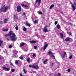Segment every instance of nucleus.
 Listing matches in <instances>:
<instances>
[{
    "label": "nucleus",
    "instance_id": "nucleus-1",
    "mask_svg": "<svg viewBox=\"0 0 76 76\" xmlns=\"http://www.w3.org/2000/svg\"><path fill=\"white\" fill-rule=\"evenodd\" d=\"M8 34V36H11L12 35V34L13 36L11 37L12 38V39H11V41H16V38L15 37H16V35L15 33H12V31H10Z\"/></svg>",
    "mask_w": 76,
    "mask_h": 76
},
{
    "label": "nucleus",
    "instance_id": "nucleus-2",
    "mask_svg": "<svg viewBox=\"0 0 76 76\" xmlns=\"http://www.w3.org/2000/svg\"><path fill=\"white\" fill-rule=\"evenodd\" d=\"M8 6H7L5 7V6L4 5L2 7V8L0 9V12H6V11L7 9H8Z\"/></svg>",
    "mask_w": 76,
    "mask_h": 76
},
{
    "label": "nucleus",
    "instance_id": "nucleus-3",
    "mask_svg": "<svg viewBox=\"0 0 76 76\" xmlns=\"http://www.w3.org/2000/svg\"><path fill=\"white\" fill-rule=\"evenodd\" d=\"M61 57L62 58H64L66 55V53L65 52H62L61 53Z\"/></svg>",
    "mask_w": 76,
    "mask_h": 76
},
{
    "label": "nucleus",
    "instance_id": "nucleus-4",
    "mask_svg": "<svg viewBox=\"0 0 76 76\" xmlns=\"http://www.w3.org/2000/svg\"><path fill=\"white\" fill-rule=\"evenodd\" d=\"M17 11L19 12L21 11V7L20 6H18L17 7Z\"/></svg>",
    "mask_w": 76,
    "mask_h": 76
},
{
    "label": "nucleus",
    "instance_id": "nucleus-5",
    "mask_svg": "<svg viewBox=\"0 0 76 76\" xmlns=\"http://www.w3.org/2000/svg\"><path fill=\"white\" fill-rule=\"evenodd\" d=\"M70 4H71V7H72V11L73 12L74 10H75L76 9V7H75V5H73V4H72V3L71 2L70 3Z\"/></svg>",
    "mask_w": 76,
    "mask_h": 76
},
{
    "label": "nucleus",
    "instance_id": "nucleus-6",
    "mask_svg": "<svg viewBox=\"0 0 76 76\" xmlns=\"http://www.w3.org/2000/svg\"><path fill=\"white\" fill-rule=\"evenodd\" d=\"M47 26H46L43 29V31L45 32H48V29L47 28Z\"/></svg>",
    "mask_w": 76,
    "mask_h": 76
},
{
    "label": "nucleus",
    "instance_id": "nucleus-7",
    "mask_svg": "<svg viewBox=\"0 0 76 76\" xmlns=\"http://www.w3.org/2000/svg\"><path fill=\"white\" fill-rule=\"evenodd\" d=\"M33 68H34V69H39V67H38V66L37 65H33Z\"/></svg>",
    "mask_w": 76,
    "mask_h": 76
},
{
    "label": "nucleus",
    "instance_id": "nucleus-8",
    "mask_svg": "<svg viewBox=\"0 0 76 76\" xmlns=\"http://www.w3.org/2000/svg\"><path fill=\"white\" fill-rule=\"evenodd\" d=\"M30 42L31 43V44H34L37 42V41L34 40H31Z\"/></svg>",
    "mask_w": 76,
    "mask_h": 76
},
{
    "label": "nucleus",
    "instance_id": "nucleus-9",
    "mask_svg": "<svg viewBox=\"0 0 76 76\" xmlns=\"http://www.w3.org/2000/svg\"><path fill=\"white\" fill-rule=\"evenodd\" d=\"M48 44H46L45 45L43 48V50H45L46 49V48L48 47Z\"/></svg>",
    "mask_w": 76,
    "mask_h": 76
},
{
    "label": "nucleus",
    "instance_id": "nucleus-10",
    "mask_svg": "<svg viewBox=\"0 0 76 76\" xmlns=\"http://www.w3.org/2000/svg\"><path fill=\"white\" fill-rule=\"evenodd\" d=\"M71 38H67L66 39H65V41H69L70 40V39Z\"/></svg>",
    "mask_w": 76,
    "mask_h": 76
},
{
    "label": "nucleus",
    "instance_id": "nucleus-11",
    "mask_svg": "<svg viewBox=\"0 0 76 76\" xmlns=\"http://www.w3.org/2000/svg\"><path fill=\"white\" fill-rule=\"evenodd\" d=\"M40 2H41V0H36L35 4H36L38 2V4H40Z\"/></svg>",
    "mask_w": 76,
    "mask_h": 76
},
{
    "label": "nucleus",
    "instance_id": "nucleus-12",
    "mask_svg": "<svg viewBox=\"0 0 76 76\" xmlns=\"http://www.w3.org/2000/svg\"><path fill=\"white\" fill-rule=\"evenodd\" d=\"M3 70H9V68H6V67H3Z\"/></svg>",
    "mask_w": 76,
    "mask_h": 76
},
{
    "label": "nucleus",
    "instance_id": "nucleus-13",
    "mask_svg": "<svg viewBox=\"0 0 76 76\" xmlns=\"http://www.w3.org/2000/svg\"><path fill=\"white\" fill-rule=\"evenodd\" d=\"M56 27H57L58 29H60L61 28L59 24H57L56 26Z\"/></svg>",
    "mask_w": 76,
    "mask_h": 76
},
{
    "label": "nucleus",
    "instance_id": "nucleus-14",
    "mask_svg": "<svg viewBox=\"0 0 76 76\" xmlns=\"http://www.w3.org/2000/svg\"><path fill=\"white\" fill-rule=\"evenodd\" d=\"M7 18L4 19V23H7Z\"/></svg>",
    "mask_w": 76,
    "mask_h": 76
},
{
    "label": "nucleus",
    "instance_id": "nucleus-15",
    "mask_svg": "<svg viewBox=\"0 0 76 76\" xmlns=\"http://www.w3.org/2000/svg\"><path fill=\"white\" fill-rule=\"evenodd\" d=\"M60 35L61 38H63V33H60Z\"/></svg>",
    "mask_w": 76,
    "mask_h": 76
},
{
    "label": "nucleus",
    "instance_id": "nucleus-16",
    "mask_svg": "<svg viewBox=\"0 0 76 76\" xmlns=\"http://www.w3.org/2000/svg\"><path fill=\"white\" fill-rule=\"evenodd\" d=\"M8 28H5L2 30L4 32H7V31H8Z\"/></svg>",
    "mask_w": 76,
    "mask_h": 76
},
{
    "label": "nucleus",
    "instance_id": "nucleus-17",
    "mask_svg": "<svg viewBox=\"0 0 76 76\" xmlns=\"http://www.w3.org/2000/svg\"><path fill=\"white\" fill-rule=\"evenodd\" d=\"M25 45V43L22 42L20 44V46L21 47H23Z\"/></svg>",
    "mask_w": 76,
    "mask_h": 76
},
{
    "label": "nucleus",
    "instance_id": "nucleus-18",
    "mask_svg": "<svg viewBox=\"0 0 76 76\" xmlns=\"http://www.w3.org/2000/svg\"><path fill=\"white\" fill-rule=\"evenodd\" d=\"M21 6H23L24 7H28V6L27 5H25L23 4H21Z\"/></svg>",
    "mask_w": 76,
    "mask_h": 76
},
{
    "label": "nucleus",
    "instance_id": "nucleus-19",
    "mask_svg": "<svg viewBox=\"0 0 76 76\" xmlns=\"http://www.w3.org/2000/svg\"><path fill=\"white\" fill-rule=\"evenodd\" d=\"M48 61V59H46L45 60L44 62V64H47V62Z\"/></svg>",
    "mask_w": 76,
    "mask_h": 76
},
{
    "label": "nucleus",
    "instance_id": "nucleus-20",
    "mask_svg": "<svg viewBox=\"0 0 76 76\" xmlns=\"http://www.w3.org/2000/svg\"><path fill=\"white\" fill-rule=\"evenodd\" d=\"M54 4L52 5L50 7V9H52V8H53V7H54Z\"/></svg>",
    "mask_w": 76,
    "mask_h": 76
},
{
    "label": "nucleus",
    "instance_id": "nucleus-21",
    "mask_svg": "<svg viewBox=\"0 0 76 76\" xmlns=\"http://www.w3.org/2000/svg\"><path fill=\"white\" fill-rule=\"evenodd\" d=\"M48 54L50 56H51V55H53V53H52V52H48Z\"/></svg>",
    "mask_w": 76,
    "mask_h": 76
},
{
    "label": "nucleus",
    "instance_id": "nucleus-22",
    "mask_svg": "<svg viewBox=\"0 0 76 76\" xmlns=\"http://www.w3.org/2000/svg\"><path fill=\"white\" fill-rule=\"evenodd\" d=\"M26 26H29V27H30V26H31V25H30V24L26 22Z\"/></svg>",
    "mask_w": 76,
    "mask_h": 76
},
{
    "label": "nucleus",
    "instance_id": "nucleus-23",
    "mask_svg": "<svg viewBox=\"0 0 76 76\" xmlns=\"http://www.w3.org/2000/svg\"><path fill=\"white\" fill-rule=\"evenodd\" d=\"M18 16H17V15H14V19H18Z\"/></svg>",
    "mask_w": 76,
    "mask_h": 76
},
{
    "label": "nucleus",
    "instance_id": "nucleus-24",
    "mask_svg": "<svg viewBox=\"0 0 76 76\" xmlns=\"http://www.w3.org/2000/svg\"><path fill=\"white\" fill-rule=\"evenodd\" d=\"M33 66H34V65H30L28 66L29 67H32V68H33Z\"/></svg>",
    "mask_w": 76,
    "mask_h": 76
},
{
    "label": "nucleus",
    "instance_id": "nucleus-25",
    "mask_svg": "<svg viewBox=\"0 0 76 76\" xmlns=\"http://www.w3.org/2000/svg\"><path fill=\"white\" fill-rule=\"evenodd\" d=\"M50 57H53V59H54V58H55V57H54V56L53 55V54L52 55H51V56H50Z\"/></svg>",
    "mask_w": 76,
    "mask_h": 76
},
{
    "label": "nucleus",
    "instance_id": "nucleus-26",
    "mask_svg": "<svg viewBox=\"0 0 76 76\" xmlns=\"http://www.w3.org/2000/svg\"><path fill=\"white\" fill-rule=\"evenodd\" d=\"M3 42V41L2 40H0V47L1 46V44H2V43Z\"/></svg>",
    "mask_w": 76,
    "mask_h": 76
},
{
    "label": "nucleus",
    "instance_id": "nucleus-27",
    "mask_svg": "<svg viewBox=\"0 0 76 76\" xmlns=\"http://www.w3.org/2000/svg\"><path fill=\"white\" fill-rule=\"evenodd\" d=\"M27 61L28 63H29L30 62V59L29 58H28Z\"/></svg>",
    "mask_w": 76,
    "mask_h": 76
},
{
    "label": "nucleus",
    "instance_id": "nucleus-28",
    "mask_svg": "<svg viewBox=\"0 0 76 76\" xmlns=\"http://www.w3.org/2000/svg\"><path fill=\"white\" fill-rule=\"evenodd\" d=\"M34 22L35 23H37L38 22V20H36L34 21Z\"/></svg>",
    "mask_w": 76,
    "mask_h": 76
},
{
    "label": "nucleus",
    "instance_id": "nucleus-29",
    "mask_svg": "<svg viewBox=\"0 0 76 76\" xmlns=\"http://www.w3.org/2000/svg\"><path fill=\"white\" fill-rule=\"evenodd\" d=\"M19 58L20 59H21V60H23V58L22 57V56H20L19 57Z\"/></svg>",
    "mask_w": 76,
    "mask_h": 76
},
{
    "label": "nucleus",
    "instance_id": "nucleus-30",
    "mask_svg": "<svg viewBox=\"0 0 76 76\" xmlns=\"http://www.w3.org/2000/svg\"><path fill=\"white\" fill-rule=\"evenodd\" d=\"M23 31H26V28L25 27L24 28H23Z\"/></svg>",
    "mask_w": 76,
    "mask_h": 76
},
{
    "label": "nucleus",
    "instance_id": "nucleus-31",
    "mask_svg": "<svg viewBox=\"0 0 76 76\" xmlns=\"http://www.w3.org/2000/svg\"><path fill=\"white\" fill-rule=\"evenodd\" d=\"M19 29V28H18V26H17L15 27V29L16 30H18Z\"/></svg>",
    "mask_w": 76,
    "mask_h": 76
},
{
    "label": "nucleus",
    "instance_id": "nucleus-32",
    "mask_svg": "<svg viewBox=\"0 0 76 76\" xmlns=\"http://www.w3.org/2000/svg\"><path fill=\"white\" fill-rule=\"evenodd\" d=\"M3 23V22L1 21V20H0V24H2Z\"/></svg>",
    "mask_w": 76,
    "mask_h": 76
},
{
    "label": "nucleus",
    "instance_id": "nucleus-33",
    "mask_svg": "<svg viewBox=\"0 0 76 76\" xmlns=\"http://www.w3.org/2000/svg\"><path fill=\"white\" fill-rule=\"evenodd\" d=\"M23 15H24V16H26V15H26V13L25 12H23Z\"/></svg>",
    "mask_w": 76,
    "mask_h": 76
},
{
    "label": "nucleus",
    "instance_id": "nucleus-34",
    "mask_svg": "<svg viewBox=\"0 0 76 76\" xmlns=\"http://www.w3.org/2000/svg\"><path fill=\"white\" fill-rule=\"evenodd\" d=\"M11 71L12 72H15V69H12Z\"/></svg>",
    "mask_w": 76,
    "mask_h": 76
},
{
    "label": "nucleus",
    "instance_id": "nucleus-35",
    "mask_svg": "<svg viewBox=\"0 0 76 76\" xmlns=\"http://www.w3.org/2000/svg\"><path fill=\"white\" fill-rule=\"evenodd\" d=\"M57 21H55V25H56L58 23Z\"/></svg>",
    "mask_w": 76,
    "mask_h": 76
},
{
    "label": "nucleus",
    "instance_id": "nucleus-36",
    "mask_svg": "<svg viewBox=\"0 0 76 76\" xmlns=\"http://www.w3.org/2000/svg\"><path fill=\"white\" fill-rule=\"evenodd\" d=\"M69 58L70 59H72V55H71L69 57Z\"/></svg>",
    "mask_w": 76,
    "mask_h": 76
},
{
    "label": "nucleus",
    "instance_id": "nucleus-37",
    "mask_svg": "<svg viewBox=\"0 0 76 76\" xmlns=\"http://www.w3.org/2000/svg\"><path fill=\"white\" fill-rule=\"evenodd\" d=\"M24 73H26V72H27V71L25 69H24Z\"/></svg>",
    "mask_w": 76,
    "mask_h": 76
},
{
    "label": "nucleus",
    "instance_id": "nucleus-38",
    "mask_svg": "<svg viewBox=\"0 0 76 76\" xmlns=\"http://www.w3.org/2000/svg\"><path fill=\"white\" fill-rule=\"evenodd\" d=\"M57 76H61V74H60V73H58Z\"/></svg>",
    "mask_w": 76,
    "mask_h": 76
},
{
    "label": "nucleus",
    "instance_id": "nucleus-39",
    "mask_svg": "<svg viewBox=\"0 0 76 76\" xmlns=\"http://www.w3.org/2000/svg\"><path fill=\"white\" fill-rule=\"evenodd\" d=\"M70 71H71V70H70V69H68V72H70Z\"/></svg>",
    "mask_w": 76,
    "mask_h": 76
},
{
    "label": "nucleus",
    "instance_id": "nucleus-40",
    "mask_svg": "<svg viewBox=\"0 0 76 76\" xmlns=\"http://www.w3.org/2000/svg\"><path fill=\"white\" fill-rule=\"evenodd\" d=\"M34 49H37V47L36 46H34Z\"/></svg>",
    "mask_w": 76,
    "mask_h": 76
},
{
    "label": "nucleus",
    "instance_id": "nucleus-41",
    "mask_svg": "<svg viewBox=\"0 0 76 76\" xmlns=\"http://www.w3.org/2000/svg\"><path fill=\"white\" fill-rule=\"evenodd\" d=\"M35 54H33L32 55L33 57H35Z\"/></svg>",
    "mask_w": 76,
    "mask_h": 76
},
{
    "label": "nucleus",
    "instance_id": "nucleus-42",
    "mask_svg": "<svg viewBox=\"0 0 76 76\" xmlns=\"http://www.w3.org/2000/svg\"><path fill=\"white\" fill-rule=\"evenodd\" d=\"M39 13L40 15H42V13L41 12H39Z\"/></svg>",
    "mask_w": 76,
    "mask_h": 76
},
{
    "label": "nucleus",
    "instance_id": "nucleus-43",
    "mask_svg": "<svg viewBox=\"0 0 76 76\" xmlns=\"http://www.w3.org/2000/svg\"><path fill=\"white\" fill-rule=\"evenodd\" d=\"M7 36H9L8 34H6L5 35V37H7Z\"/></svg>",
    "mask_w": 76,
    "mask_h": 76
},
{
    "label": "nucleus",
    "instance_id": "nucleus-44",
    "mask_svg": "<svg viewBox=\"0 0 76 76\" xmlns=\"http://www.w3.org/2000/svg\"><path fill=\"white\" fill-rule=\"evenodd\" d=\"M15 64H18V61H16L15 63Z\"/></svg>",
    "mask_w": 76,
    "mask_h": 76
},
{
    "label": "nucleus",
    "instance_id": "nucleus-45",
    "mask_svg": "<svg viewBox=\"0 0 76 76\" xmlns=\"http://www.w3.org/2000/svg\"><path fill=\"white\" fill-rule=\"evenodd\" d=\"M12 45H10L9 46V48H12Z\"/></svg>",
    "mask_w": 76,
    "mask_h": 76
},
{
    "label": "nucleus",
    "instance_id": "nucleus-46",
    "mask_svg": "<svg viewBox=\"0 0 76 76\" xmlns=\"http://www.w3.org/2000/svg\"><path fill=\"white\" fill-rule=\"evenodd\" d=\"M60 12V13H61V14H63V11H61Z\"/></svg>",
    "mask_w": 76,
    "mask_h": 76
},
{
    "label": "nucleus",
    "instance_id": "nucleus-47",
    "mask_svg": "<svg viewBox=\"0 0 76 76\" xmlns=\"http://www.w3.org/2000/svg\"><path fill=\"white\" fill-rule=\"evenodd\" d=\"M69 36H70V35H71V33L70 32H69Z\"/></svg>",
    "mask_w": 76,
    "mask_h": 76
},
{
    "label": "nucleus",
    "instance_id": "nucleus-48",
    "mask_svg": "<svg viewBox=\"0 0 76 76\" xmlns=\"http://www.w3.org/2000/svg\"><path fill=\"white\" fill-rule=\"evenodd\" d=\"M10 64L11 66H13V64H12V63H11Z\"/></svg>",
    "mask_w": 76,
    "mask_h": 76
},
{
    "label": "nucleus",
    "instance_id": "nucleus-49",
    "mask_svg": "<svg viewBox=\"0 0 76 76\" xmlns=\"http://www.w3.org/2000/svg\"><path fill=\"white\" fill-rule=\"evenodd\" d=\"M54 63H53L52 64V66H53V65H54Z\"/></svg>",
    "mask_w": 76,
    "mask_h": 76
},
{
    "label": "nucleus",
    "instance_id": "nucleus-50",
    "mask_svg": "<svg viewBox=\"0 0 76 76\" xmlns=\"http://www.w3.org/2000/svg\"><path fill=\"white\" fill-rule=\"evenodd\" d=\"M74 5H75V6H76V3H74Z\"/></svg>",
    "mask_w": 76,
    "mask_h": 76
},
{
    "label": "nucleus",
    "instance_id": "nucleus-51",
    "mask_svg": "<svg viewBox=\"0 0 76 76\" xmlns=\"http://www.w3.org/2000/svg\"><path fill=\"white\" fill-rule=\"evenodd\" d=\"M5 53H7V50H5Z\"/></svg>",
    "mask_w": 76,
    "mask_h": 76
},
{
    "label": "nucleus",
    "instance_id": "nucleus-52",
    "mask_svg": "<svg viewBox=\"0 0 76 76\" xmlns=\"http://www.w3.org/2000/svg\"><path fill=\"white\" fill-rule=\"evenodd\" d=\"M0 57H1V55H0ZM1 58L0 57V60H1Z\"/></svg>",
    "mask_w": 76,
    "mask_h": 76
},
{
    "label": "nucleus",
    "instance_id": "nucleus-53",
    "mask_svg": "<svg viewBox=\"0 0 76 76\" xmlns=\"http://www.w3.org/2000/svg\"><path fill=\"white\" fill-rule=\"evenodd\" d=\"M23 76L22 74H20V76Z\"/></svg>",
    "mask_w": 76,
    "mask_h": 76
},
{
    "label": "nucleus",
    "instance_id": "nucleus-54",
    "mask_svg": "<svg viewBox=\"0 0 76 76\" xmlns=\"http://www.w3.org/2000/svg\"><path fill=\"white\" fill-rule=\"evenodd\" d=\"M15 52H16L15 54H17L18 53L16 51H15Z\"/></svg>",
    "mask_w": 76,
    "mask_h": 76
},
{
    "label": "nucleus",
    "instance_id": "nucleus-55",
    "mask_svg": "<svg viewBox=\"0 0 76 76\" xmlns=\"http://www.w3.org/2000/svg\"><path fill=\"white\" fill-rule=\"evenodd\" d=\"M7 40H9V39H7Z\"/></svg>",
    "mask_w": 76,
    "mask_h": 76
},
{
    "label": "nucleus",
    "instance_id": "nucleus-56",
    "mask_svg": "<svg viewBox=\"0 0 76 76\" xmlns=\"http://www.w3.org/2000/svg\"><path fill=\"white\" fill-rule=\"evenodd\" d=\"M70 24V23H68V25H69V24Z\"/></svg>",
    "mask_w": 76,
    "mask_h": 76
},
{
    "label": "nucleus",
    "instance_id": "nucleus-57",
    "mask_svg": "<svg viewBox=\"0 0 76 76\" xmlns=\"http://www.w3.org/2000/svg\"><path fill=\"white\" fill-rule=\"evenodd\" d=\"M71 25H72V24H71Z\"/></svg>",
    "mask_w": 76,
    "mask_h": 76
},
{
    "label": "nucleus",
    "instance_id": "nucleus-58",
    "mask_svg": "<svg viewBox=\"0 0 76 76\" xmlns=\"http://www.w3.org/2000/svg\"><path fill=\"white\" fill-rule=\"evenodd\" d=\"M75 1H76V0H75Z\"/></svg>",
    "mask_w": 76,
    "mask_h": 76
}]
</instances>
